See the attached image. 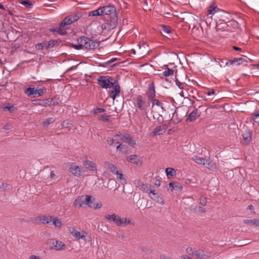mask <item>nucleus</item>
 Here are the masks:
<instances>
[{
  "label": "nucleus",
  "mask_w": 259,
  "mask_h": 259,
  "mask_svg": "<svg viewBox=\"0 0 259 259\" xmlns=\"http://www.w3.org/2000/svg\"><path fill=\"white\" fill-rule=\"evenodd\" d=\"M22 4L25 6L27 8H31L32 7V3L29 1H23L22 2Z\"/></svg>",
  "instance_id": "48"
},
{
  "label": "nucleus",
  "mask_w": 259,
  "mask_h": 259,
  "mask_svg": "<svg viewBox=\"0 0 259 259\" xmlns=\"http://www.w3.org/2000/svg\"><path fill=\"white\" fill-rule=\"evenodd\" d=\"M153 119H156L157 121L159 123H161L163 121V117H162V115H161L160 114H159L157 113L154 114L153 115Z\"/></svg>",
  "instance_id": "44"
},
{
  "label": "nucleus",
  "mask_w": 259,
  "mask_h": 259,
  "mask_svg": "<svg viewBox=\"0 0 259 259\" xmlns=\"http://www.w3.org/2000/svg\"><path fill=\"white\" fill-rule=\"evenodd\" d=\"M84 166L90 171H97V165L95 163L88 159L87 156L83 162Z\"/></svg>",
  "instance_id": "11"
},
{
  "label": "nucleus",
  "mask_w": 259,
  "mask_h": 259,
  "mask_svg": "<svg viewBox=\"0 0 259 259\" xmlns=\"http://www.w3.org/2000/svg\"><path fill=\"white\" fill-rule=\"evenodd\" d=\"M65 246V244H56L53 247H51V248L55 249L56 250H59L63 248Z\"/></svg>",
  "instance_id": "49"
},
{
  "label": "nucleus",
  "mask_w": 259,
  "mask_h": 259,
  "mask_svg": "<svg viewBox=\"0 0 259 259\" xmlns=\"http://www.w3.org/2000/svg\"><path fill=\"white\" fill-rule=\"evenodd\" d=\"M72 21L74 22L77 21L80 18L83 17L84 18V12L82 11H77L74 13L69 15Z\"/></svg>",
  "instance_id": "19"
},
{
  "label": "nucleus",
  "mask_w": 259,
  "mask_h": 259,
  "mask_svg": "<svg viewBox=\"0 0 259 259\" xmlns=\"http://www.w3.org/2000/svg\"><path fill=\"white\" fill-rule=\"evenodd\" d=\"M107 22L102 24L101 28L102 29H107L108 31L113 30L118 25V20L116 18H112V19H107Z\"/></svg>",
  "instance_id": "8"
},
{
  "label": "nucleus",
  "mask_w": 259,
  "mask_h": 259,
  "mask_svg": "<svg viewBox=\"0 0 259 259\" xmlns=\"http://www.w3.org/2000/svg\"><path fill=\"white\" fill-rule=\"evenodd\" d=\"M102 16H107L106 19H112V18H116L118 20V15L116 9L112 5L105 6L100 8Z\"/></svg>",
  "instance_id": "4"
},
{
  "label": "nucleus",
  "mask_w": 259,
  "mask_h": 259,
  "mask_svg": "<svg viewBox=\"0 0 259 259\" xmlns=\"http://www.w3.org/2000/svg\"><path fill=\"white\" fill-rule=\"evenodd\" d=\"M66 28L61 27L60 24H59V26L58 27L56 28H51L49 29V31L54 32H57L58 34H61L62 35H64L67 34V31L65 30Z\"/></svg>",
  "instance_id": "20"
},
{
  "label": "nucleus",
  "mask_w": 259,
  "mask_h": 259,
  "mask_svg": "<svg viewBox=\"0 0 259 259\" xmlns=\"http://www.w3.org/2000/svg\"><path fill=\"white\" fill-rule=\"evenodd\" d=\"M165 172L168 178L172 177L176 174V171L174 168L168 167L165 169Z\"/></svg>",
  "instance_id": "37"
},
{
  "label": "nucleus",
  "mask_w": 259,
  "mask_h": 259,
  "mask_svg": "<svg viewBox=\"0 0 259 259\" xmlns=\"http://www.w3.org/2000/svg\"><path fill=\"white\" fill-rule=\"evenodd\" d=\"M116 149L117 151H119L120 152L123 153H127L128 152L127 147L125 145H122L121 144H119V145L117 147Z\"/></svg>",
  "instance_id": "39"
},
{
  "label": "nucleus",
  "mask_w": 259,
  "mask_h": 259,
  "mask_svg": "<svg viewBox=\"0 0 259 259\" xmlns=\"http://www.w3.org/2000/svg\"><path fill=\"white\" fill-rule=\"evenodd\" d=\"M99 84L103 89H109L113 87L115 83H117L116 80L107 76H100L98 78Z\"/></svg>",
  "instance_id": "6"
},
{
  "label": "nucleus",
  "mask_w": 259,
  "mask_h": 259,
  "mask_svg": "<svg viewBox=\"0 0 259 259\" xmlns=\"http://www.w3.org/2000/svg\"><path fill=\"white\" fill-rule=\"evenodd\" d=\"M104 165L110 171L114 174H115L116 171H117L116 170V167L114 164L108 161H105L104 162Z\"/></svg>",
  "instance_id": "24"
},
{
  "label": "nucleus",
  "mask_w": 259,
  "mask_h": 259,
  "mask_svg": "<svg viewBox=\"0 0 259 259\" xmlns=\"http://www.w3.org/2000/svg\"><path fill=\"white\" fill-rule=\"evenodd\" d=\"M242 142L245 145H248L252 140V132L250 130H246L242 135Z\"/></svg>",
  "instance_id": "13"
},
{
  "label": "nucleus",
  "mask_w": 259,
  "mask_h": 259,
  "mask_svg": "<svg viewBox=\"0 0 259 259\" xmlns=\"http://www.w3.org/2000/svg\"><path fill=\"white\" fill-rule=\"evenodd\" d=\"M84 18L87 17H93V16H102L101 14V10L100 8H98L97 10H94L89 12H84Z\"/></svg>",
  "instance_id": "22"
},
{
  "label": "nucleus",
  "mask_w": 259,
  "mask_h": 259,
  "mask_svg": "<svg viewBox=\"0 0 259 259\" xmlns=\"http://www.w3.org/2000/svg\"><path fill=\"white\" fill-rule=\"evenodd\" d=\"M192 159L198 164L205 165V159L203 158H200L197 156L193 157Z\"/></svg>",
  "instance_id": "36"
},
{
  "label": "nucleus",
  "mask_w": 259,
  "mask_h": 259,
  "mask_svg": "<svg viewBox=\"0 0 259 259\" xmlns=\"http://www.w3.org/2000/svg\"><path fill=\"white\" fill-rule=\"evenodd\" d=\"M11 125L10 124H6L4 126L3 128L5 130H10Z\"/></svg>",
  "instance_id": "62"
},
{
  "label": "nucleus",
  "mask_w": 259,
  "mask_h": 259,
  "mask_svg": "<svg viewBox=\"0 0 259 259\" xmlns=\"http://www.w3.org/2000/svg\"><path fill=\"white\" fill-rule=\"evenodd\" d=\"M167 126L165 124L160 125L156 127L153 131L150 134V136H155L156 135H161L165 132Z\"/></svg>",
  "instance_id": "10"
},
{
  "label": "nucleus",
  "mask_w": 259,
  "mask_h": 259,
  "mask_svg": "<svg viewBox=\"0 0 259 259\" xmlns=\"http://www.w3.org/2000/svg\"><path fill=\"white\" fill-rule=\"evenodd\" d=\"M186 252L195 259L206 258V255L204 253V251L202 250L194 249L191 247H188L186 249Z\"/></svg>",
  "instance_id": "7"
},
{
  "label": "nucleus",
  "mask_w": 259,
  "mask_h": 259,
  "mask_svg": "<svg viewBox=\"0 0 259 259\" xmlns=\"http://www.w3.org/2000/svg\"><path fill=\"white\" fill-rule=\"evenodd\" d=\"M243 223L247 225L259 227V219H246L243 220Z\"/></svg>",
  "instance_id": "23"
},
{
  "label": "nucleus",
  "mask_w": 259,
  "mask_h": 259,
  "mask_svg": "<svg viewBox=\"0 0 259 259\" xmlns=\"http://www.w3.org/2000/svg\"><path fill=\"white\" fill-rule=\"evenodd\" d=\"M105 218L110 222H114L118 226H125L129 224L134 225L130 218H120L115 213L106 214Z\"/></svg>",
  "instance_id": "1"
},
{
  "label": "nucleus",
  "mask_w": 259,
  "mask_h": 259,
  "mask_svg": "<svg viewBox=\"0 0 259 259\" xmlns=\"http://www.w3.org/2000/svg\"><path fill=\"white\" fill-rule=\"evenodd\" d=\"M198 213H204L205 212V209L202 207L199 206L195 208Z\"/></svg>",
  "instance_id": "56"
},
{
  "label": "nucleus",
  "mask_w": 259,
  "mask_h": 259,
  "mask_svg": "<svg viewBox=\"0 0 259 259\" xmlns=\"http://www.w3.org/2000/svg\"><path fill=\"white\" fill-rule=\"evenodd\" d=\"M69 171L74 176L77 177L81 176V168L75 163H72L69 168Z\"/></svg>",
  "instance_id": "12"
},
{
  "label": "nucleus",
  "mask_w": 259,
  "mask_h": 259,
  "mask_svg": "<svg viewBox=\"0 0 259 259\" xmlns=\"http://www.w3.org/2000/svg\"><path fill=\"white\" fill-rule=\"evenodd\" d=\"M112 90L111 91L109 94V97L112 98L113 100L115 99L119 96L120 92V87L117 81V83L112 87Z\"/></svg>",
  "instance_id": "14"
},
{
  "label": "nucleus",
  "mask_w": 259,
  "mask_h": 259,
  "mask_svg": "<svg viewBox=\"0 0 259 259\" xmlns=\"http://www.w3.org/2000/svg\"><path fill=\"white\" fill-rule=\"evenodd\" d=\"M34 90L35 88L34 87H30L26 89L25 90L24 93L25 94H27L29 97L31 98H34Z\"/></svg>",
  "instance_id": "31"
},
{
  "label": "nucleus",
  "mask_w": 259,
  "mask_h": 259,
  "mask_svg": "<svg viewBox=\"0 0 259 259\" xmlns=\"http://www.w3.org/2000/svg\"><path fill=\"white\" fill-rule=\"evenodd\" d=\"M219 10V9L214 4H213L209 7V8L208 9V13L209 14H214Z\"/></svg>",
  "instance_id": "34"
},
{
  "label": "nucleus",
  "mask_w": 259,
  "mask_h": 259,
  "mask_svg": "<svg viewBox=\"0 0 259 259\" xmlns=\"http://www.w3.org/2000/svg\"><path fill=\"white\" fill-rule=\"evenodd\" d=\"M134 184L137 187H139L140 188V186L142 185V184H143L141 181L140 180H136L134 181Z\"/></svg>",
  "instance_id": "59"
},
{
  "label": "nucleus",
  "mask_w": 259,
  "mask_h": 259,
  "mask_svg": "<svg viewBox=\"0 0 259 259\" xmlns=\"http://www.w3.org/2000/svg\"><path fill=\"white\" fill-rule=\"evenodd\" d=\"M46 89L45 87L42 88H37L34 90V98L38 97L41 96L45 92H46Z\"/></svg>",
  "instance_id": "29"
},
{
  "label": "nucleus",
  "mask_w": 259,
  "mask_h": 259,
  "mask_svg": "<svg viewBox=\"0 0 259 259\" xmlns=\"http://www.w3.org/2000/svg\"><path fill=\"white\" fill-rule=\"evenodd\" d=\"M247 62L248 61H247V60L243 58H234L233 60H229V62H226L225 65H232L235 63H236L237 65L243 64L246 65Z\"/></svg>",
  "instance_id": "16"
},
{
  "label": "nucleus",
  "mask_w": 259,
  "mask_h": 259,
  "mask_svg": "<svg viewBox=\"0 0 259 259\" xmlns=\"http://www.w3.org/2000/svg\"><path fill=\"white\" fill-rule=\"evenodd\" d=\"M150 100H151V101L152 102L153 106L155 105L159 106L161 104L158 100L155 99L154 98H153L152 99H150Z\"/></svg>",
  "instance_id": "54"
},
{
  "label": "nucleus",
  "mask_w": 259,
  "mask_h": 259,
  "mask_svg": "<svg viewBox=\"0 0 259 259\" xmlns=\"http://www.w3.org/2000/svg\"><path fill=\"white\" fill-rule=\"evenodd\" d=\"M161 28L160 29V33L162 35H164L166 34L169 33L171 31V29L170 27L165 25H161Z\"/></svg>",
  "instance_id": "32"
},
{
  "label": "nucleus",
  "mask_w": 259,
  "mask_h": 259,
  "mask_svg": "<svg viewBox=\"0 0 259 259\" xmlns=\"http://www.w3.org/2000/svg\"><path fill=\"white\" fill-rule=\"evenodd\" d=\"M77 41L83 44V47L85 50H95L100 45L99 42L97 40L91 39L85 36L80 37Z\"/></svg>",
  "instance_id": "3"
},
{
  "label": "nucleus",
  "mask_w": 259,
  "mask_h": 259,
  "mask_svg": "<svg viewBox=\"0 0 259 259\" xmlns=\"http://www.w3.org/2000/svg\"><path fill=\"white\" fill-rule=\"evenodd\" d=\"M117 175V179L122 181L124 180L123 177V174L121 172V171L117 170L116 171L115 174Z\"/></svg>",
  "instance_id": "52"
},
{
  "label": "nucleus",
  "mask_w": 259,
  "mask_h": 259,
  "mask_svg": "<svg viewBox=\"0 0 259 259\" xmlns=\"http://www.w3.org/2000/svg\"><path fill=\"white\" fill-rule=\"evenodd\" d=\"M148 91L149 92L147 95L148 97L150 99L154 98V97H155V91L154 83L153 82H152L149 85Z\"/></svg>",
  "instance_id": "21"
},
{
  "label": "nucleus",
  "mask_w": 259,
  "mask_h": 259,
  "mask_svg": "<svg viewBox=\"0 0 259 259\" xmlns=\"http://www.w3.org/2000/svg\"><path fill=\"white\" fill-rule=\"evenodd\" d=\"M29 259H41L40 257L35 255H31Z\"/></svg>",
  "instance_id": "63"
},
{
  "label": "nucleus",
  "mask_w": 259,
  "mask_h": 259,
  "mask_svg": "<svg viewBox=\"0 0 259 259\" xmlns=\"http://www.w3.org/2000/svg\"><path fill=\"white\" fill-rule=\"evenodd\" d=\"M139 188L144 192L148 193V194L149 192L151 190L149 189V187L148 186V185L144 184H142Z\"/></svg>",
  "instance_id": "42"
},
{
  "label": "nucleus",
  "mask_w": 259,
  "mask_h": 259,
  "mask_svg": "<svg viewBox=\"0 0 259 259\" xmlns=\"http://www.w3.org/2000/svg\"><path fill=\"white\" fill-rule=\"evenodd\" d=\"M99 120H102L104 122H108L110 120L109 119V115L104 114L101 115L99 118Z\"/></svg>",
  "instance_id": "46"
},
{
  "label": "nucleus",
  "mask_w": 259,
  "mask_h": 259,
  "mask_svg": "<svg viewBox=\"0 0 259 259\" xmlns=\"http://www.w3.org/2000/svg\"><path fill=\"white\" fill-rule=\"evenodd\" d=\"M117 141L116 142V144H119V142L117 141V139H112V138H108L107 140V142L108 143V144L110 145H113L114 143V141Z\"/></svg>",
  "instance_id": "50"
},
{
  "label": "nucleus",
  "mask_w": 259,
  "mask_h": 259,
  "mask_svg": "<svg viewBox=\"0 0 259 259\" xmlns=\"http://www.w3.org/2000/svg\"><path fill=\"white\" fill-rule=\"evenodd\" d=\"M174 73V70L173 69L166 67L165 71L163 72V75L164 76H168L169 75H172Z\"/></svg>",
  "instance_id": "40"
},
{
  "label": "nucleus",
  "mask_w": 259,
  "mask_h": 259,
  "mask_svg": "<svg viewBox=\"0 0 259 259\" xmlns=\"http://www.w3.org/2000/svg\"><path fill=\"white\" fill-rule=\"evenodd\" d=\"M105 111V110L103 108H96L94 109L95 113H102Z\"/></svg>",
  "instance_id": "57"
},
{
  "label": "nucleus",
  "mask_w": 259,
  "mask_h": 259,
  "mask_svg": "<svg viewBox=\"0 0 259 259\" xmlns=\"http://www.w3.org/2000/svg\"><path fill=\"white\" fill-rule=\"evenodd\" d=\"M205 164H206V166L211 170L215 169L216 166L215 163L210 159V158L205 160Z\"/></svg>",
  "instance_id": "28"
},
{
  "label": "nucleus",
  "mask_w": 259,
  "mask_h": 259,
  "mask_svg": "<svg viewBox=\"0 0 259 259\" xmlns=\"http://www.w3.org/2000/svg\"><path fill=\"white\" fill-rule=\"evenodd\" d=\"M3 109L4 111H9L10 112H12L14 110V107L13 105L11 106L10 104L4 106Z\"/></svg>",
  "instance_id": "45"
},
{
  "label": "nucleus",
  "mask_w": 259,
  "mask_h": 259,
  "mask_svg": "<svg viewBox=\"0 0 259 259\" xmlns=\"http://www.w3.org/2000/svg\"><path fill=\"white\" fill-rule=\"evenodd\" d=\"M149 195L152 199L157 203L162 205L164 204V201L163 200L162 196L159 194L158 193H156L154 190H150L149 192Z\"/></svg>",
  "instance_id": "9"
},
{
  "label": "nucleus",
  "mask_w": 259,
  "mask_h": 259,
  "mask_svg": "<svg viewBox=\"0 0 259 259\" xmlns=\"http://www.w3.org/2000/svg\"><path fill=\"white\" fill-rule=\"evenodd\" d=\"M120 140L127 143L132 147H134L136 145L135 141L133 139L132 137L130 136L129 134L126 133H124L123 135L122 138H120Z\"/></svg>",
  "instance_id": "15"
},
{
  "label": "nucleus",
  "mask_w": 259,
  "mask_h": 259,
  "mask_svg": "<svg viewBox=\"0 0 259 259\" xmlns=\"http://www.w3.org/2000/svg\"><path fill=\"white\" fill-rule=\"evenodd\" d=\"M169 186L171 191H173L175 189L177 190H182V187L177 185V183L175 182H170L169 183Z\"/></svg>",
  "instance_id": "38"
},
{
  "label": "nucleus",
  "mask_w": 259,
  "mask_h": 259,
  "mask_svg": "<svg viewBox=\"0 0 259 259\" xmlns=\"http://www.w3.org/2000/svg\"><path fill=\"white\" fill-rule=\"evenodd\" d=\"M67 229L70 234L76 239L78 240L81 239L85 242L91 241V238L86 232L84 231L79 232L74 227H69Z\"/></svg>",
  "instance_id": "5"
},
{
  "label": "nucleus",
  "mask_w": 259,
  "mask_h": 259,
  "mask_svg": "<svg viewBox=\"0 0 259 259\" xmlns=\"http://www.w3.org/2000/svg\"><path fill=\"white\" fill-rule=\"evenodd\" d=\"M46 43H39L35 46V48L37 50H42L45 47L46 48Z\"/></svg>",
  "instance_id": "51"
},
{
  "label": "nucleus",
  "mask_w": 259,
  "mask_h": 259,
  "mask_svg": "<svg viewBox=\"0 0 259 259\" xmlns=\"http://www.w3.org/2000/svg\"><path fill=\"white\" fill-rule=\"evenodd\" d=\"M69 46L77 50L83 48V44L82 42H79V45H74L73 44L70 43L69 44Z\"/></svg>",
  "instance_id": "43"
},
{
  "label": "nucleus",
  "mask_w": 259,
  "mask_h": 259,
  "mask_svg": "<svg viewBox=\"0 0 259 259\" xmlns=\"http://www.w3.org/2000/svg\"><path fill=\"white\" fill-rule=\"evenodd\" d=\"M123 134H122L121 133V132H117V133L115 134V135H114V137L115 138V137H120V139L121 138H122V136H123Z\"/></svg>",
  "instance_id": "61"
},
{
  "label": "nucleus",
  "mask_w": 259,
  "mask_h": 259,
  "mask_svg": "<svg viewBox=\"0 0 259 259\" xmlns=\"http://www.w3.org/2000/svg\"><path fill=\"white\" fill-rule=\"evenodd\" d=\"M176 83L180 89H184V85L177 78L176 79Z\"/></svg>",
  "instance_id": "55"
},
{
  "label": "nucleus",
  "mask_w": 259,
  "mask_h": 259,
  "mask_svg": "<svg viewBox=\"0 0 259 259\" xmlns=\"http://www.w3.org/2000/svg\"><path fill=\"white\" fill-rule=\"evenodd\" d=\"M154 184L159 187L160 185V181L158 179H156L154 182Z\"/></svg>",
  "instance_id": "64"
},
{
  "label": "nucleus",
  "mask_w": 259,
  "mask_h": 259,
  "mask_svg": "<svg viewBox=\"0 0 259 259\" xmlns=\"http://www.w3.org/2000/svg\"><path fill=\"white\" fill-rule=\"evenodd\" d=\"M73 22L72 21L71 17L70 16H66L60 23V26L65 27L66 25H70L72 23H73Z\"/></svg>",
  "instance_id": "25"
},
{
  "label": "nucleus",
  "mask_w": 259,
  "mask_h": 259,
  "mask_svg": "<svg viewBox=\"0 0 259 259\" xmlns=\"http://www.w3.org/2000/svg\"><path fill=\"white\" fill-rule=\"evenodd\" d=\"M136 110L147 112L150 106V102L141 95L137 96L134 103Z\"/></svg>",
  "instance_id": "2"
},
{
  "label": "nucleus",
  "mask_w": 259,
  "mask_h": 259,
  "mask_svg": "<svg viewBox=\"0 0 259 259\" xmlns=\"http://www.w3.org/2000/svg\"><path fill=\"white\" fill-rule=\"evenodd\" d=\"M229 60L228 61L226 59H223L221 60V62L219 63L220 66L222 67V66H227V65H225V63H226V62H229Z\"/></svg>",
  "instance_id": "58"
},
{
  "label": "nucleus",
  "mask_w": 259,
  "mask_h": 259,
  "mask_svg": "<svg viewBox=\"0 0 259 259\" xmlns=\"http://www.w3.org/2000/svg\"><path fill=\"white\" fill-rule=\"evenodd\" d=\"M60 41L57 40H51L48 42L46 44V48L50 49L53 48L54 47L56 46L59 45Z\"/></svg>",
  "instance_id": "27"
},
{
  "label": "nucleus",
  "mask_w": 259,
  "mask_h": 259,
  "mask_svg": "<svg viewBox=\"0 0 259 259\" xmlns=\"http://www.w3.org/2000/svg\"><path fill=\"white\" fill-rule=\"evenodd\" d=\"M84 204L83 197L77 198L74 202V207L79 206L80 207H82V205Z\"/></svg>",
  "instance_id": "35"
},
{
  "label": "nucleus",
  "mask_w": 259,
  "mask_h": 259,
  "mask_svg": "<svg viewBox=\"0 0 259 259\" xmlns=\"http://www.w3.org/2000/svg\"><path fill=\"white\" fill-rule=\"evenodd\" d=\"M200 115V113L198 112V109L194 107V110L191 112L186 119L187 122H191L195 120Z\"/></svg>",
  "instance_id": "17"
},
{
  "label": "nucleus",
  "mask_w": 259,
  "mask_h": 259,
  "mask_svg": "<svg viewBox=\"0 0 259 259\" xmlns=\"http://www.w3.org/2000/svg\"><path fill=\"white\" fill-rule=\"evenodd\" d=\"M55 121V119L53 117H50L46 119L42 123L44 126H47L49 124L53 123Z\"/></svg>",
  "instance_id": "41"
},
{
  "label": "nucleus",
  "mask_w": 259,
  "mask_h": 259,
  "mask_svg": "<svg viewBox=\"0 0 259 259\" xmlns=\"http://www.w3.org/2000/svg\"><path fill=\"white\" fill-rule=\"evenodd\" d=\"M53 216L52 215H41L36 218V221L44 224H50L52 222Z\"/></svg>",
  "instance_id": "18"
},
{
  "label": "nucleus",
  "mask_w": 259,
  "mask_h": 259,
  "mask_svg": "<svg viewBox=\"0 0 259 259\" xmlns=\"http://www.w3.org/2000/svg\"><path fill=\"white\" fill-rule=\"evenodd\" d=\"M84 203L90 207H95V203L92 200V196L91 195H86Z\"/></svg>",
  "instance_id": "30"
},
{
  "label": "nucleus",
  "mask_w": 259,
  "mask_h": 259,
  "mask_svg": "<svg viewBox=\"0 0 259 259\" xmlns=\"http://www.w3.org/2000/svg\"><path fill=\"white\" fill-rule=\"evenodd\" d=\"M102 206V204L101 202H98L96 204H95V207H92L94 208H101Z\"/></svg>",
  "instance_id": "60"
},
{
  "label": "nucleus",
  "mask_w": 259,
  "mask_h": 259,
  "mask_svg": "<svg viewBox=\"0 0 259 259\" xmlns=\"http://www.w3.org/2000/svg\"><path fill=\"white\" fill-rule=\"evenodd\" d=\"M252 120L256 123H259V114L255 113L252 117Z\"/></svg>",
  "instance_id": "53"
},
{
  "label": "nucleus",
  "mask_w": 259,
  "mask_h": 259,
  "mask_svg": "<svg viewBox=\"0 0 259 259\" xmlns=\"http://www.w3.org/2000/svg\"><path fill=\"white\" fill-rule=\"evenodd\" d=\"M126 159L128 162L136 164H138L140 162L139 158L136 155H130L127 157Z\"/></svg>",
  "instance_id": "26"
},
{
  "label": "nucleus",
  "mask_w": 259,
  "mask_h": 259,
  "mask_svg": "<svg viewBox=\"0 0 259 259\" xmlns=\"http://www.w3.org/2000/svg\"><path fill=\"white\" fill-rule=\"evenodd\" d=\"M52 224L55 226L56 228H61L62 226L61 221L58 219L57 217L54 218L52 220Z\"/></svg>",
  "instance_id": "33"
},
{
  "label": "nucleus",
  "mask_w": 259,
  "mask_h": 259,
  "mask_svg": "<svg viewBox=\"0 0 259 259\" xmlns=\"http://www.w3.org/2000/svg\"><path fill=\"white\" fill-rule=\"evenodd\" d=\"M200 204L203 206L206 205L207 204V198L205 196H201L199 198Z\"/></svg>",
  "instance_id": "47"
}]
</instances>
